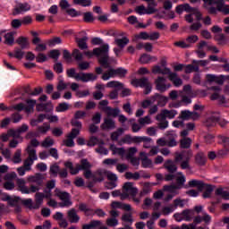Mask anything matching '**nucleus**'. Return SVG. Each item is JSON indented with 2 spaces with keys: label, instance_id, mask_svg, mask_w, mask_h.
Segmentation results:
<instances>
[{
  "label": "nucleus",
  "instance_id": "obj_1",
  "mask_svg": "<svg viewBox=\"0 0 229 229\" xmlns=\"http://www.w3.org/2000/svg\"><path fill=\"white\" fill-rule=\"evenodd\" d=\"M109 51H110V46L108 44H104L100 47L94 48L92 52L90 51L84 52V55L88 56V58H92L93 56H97L102 67L108 69V65H110V64L114 62V58H110V56H108Z\"/></svg>",
  "mask_w": 229,
  "mask_h": 229
},
{
  "label": "nucleus",
  "instance_id": "obj_2",
  "mask_svg": "<svg viewBox=\"0 0 229 229\" xmlns=\"http://www.w3.org/2000/svg\"><path fill=\"white\" fill-rule=\"evenodd\" d=\"M66 169H69L71 174H78L80 171H84L85 178H93L92 172L90 171V163L87 159H81V165L77 164L75 166L71 161L64 163Z\"/></svg>",
  "mask_w": 229,
  "mask_h": 229
},
{
  "label": "nucleus",
  "instance_id": "obj_3",
  "mask_svg": "<svg viewBox=\"0 0 229 229\" xmlns=\"http://www.w3.org/2000/svg\"><path fill=\"white\" fill-rule=\"evenodd\" d=\"M191 158H192V150L175 152L174 162L180 164L181 169H191Z\"/></svg>",
  "mask_w": 229,
  "mask_h": 229
},
{
  "label": "nucleus",
  "instance_id": "obj_4",
  "mask_svg": "<svg viewBox=\"0 0 229 229\" xmlns=\"http://www.w3.org/2000/svg\"><path fill=\"white\" fill-rule=\"evenodd\" d=\"M68 78H74L76 81H83V83H87L89 81H96L98 80V75H95L94 73H83L76 72V69L71 68L66 71Z\"/></svg>",
  "mask_w": 229,
  "mask_h": 229
},
{
  "label": "nucleus",
  "instance_id": "obj_5",
  "mask_svg": "<svg viewBox=\"0 0 229 229\" xmlns=\"http://www.w3.org/2000/svg\"><path fill=\"white\" fill-rule=\"evenodd\" d=\"M26 103L27 105H24L23 103L14 105L11 107V110H16L17 112H22V110H24L26 114H31V112L35 110V105H37V100L27 99Z\"/></svg>",
  "mask_w": 229,
  "mask_h": 229
},
{
  "label": "nucleus",
  "instance_id": "obj_6",
  "mask_svg": "<svg viewBox=\"0 0 229 229\" xmlns=\"http://www.w3.org/2000/svg\"><path fill=\"white\" fill-rule=\"evenodd\" d=\"M128 71L124 68L113 69L109 68L107 72H104L102 75V80L104 81H108L110 78H115V76H120V78H124Z\"/></svg>",
  "mask_w": 229,
  "mask_h": 229
},
{
  "label": "nucleus",
  "instance_id": "obj_7",
  "mask_svg": "<svg viewBox=\"0 0 229 229\" xmlns=\"http://www.w3.org/2000/svg\"><path fill=\"white\" fill-rule=\"evenodd\" d=\"M18 190L21 194H33L38 192V187L30 185V188L26 186V180L23 178H18L16 181Z\"/></svg>",
  "mask_w": 229,
  "mask_h": 229
},
{
  "label": "nucleus",
  "instance_id": "obj_8",
  "mask_svg": "<svg viewBox=\"0 0 229 229\" xmlns=\"http://www.w3.org/2000/svg\"><path fill=\"white\" fill-rule=\"evenodd\" d=\"M131 85L133 87H140L141 89H145L144 94L148 95L151 93V83H149V80L146 77L141 79H134L131 81Z\"/></svg>",
  "mask_w": 229,
  "mask_h": 229
},
{
  "label": "nucleus",
  "instance_id": "obj_9",
  "mask_svg": "<svg viewBox=\"0 0 229 229\" xmlns=\"http://www.w3.org/2000/svg\"><path fill=\"white\" fill-rule=\"evenodd\" d=\"M55 194L61 199V203H59V207L64 208V207H71L72 205V201H71V195L68 192L62 191L58 188L55 190Z\"/></svg>",
  "mask_w": 229,
  "mask_h": 229
},
{
  "label": "nucleus",
  "instance_id": "obj_10",
  "mask_svg": "<svg viewBox=\"0 0 229 229\" xmlns=\"http://www.w3.org/2000/svg\"><path fill=\"white\" fill-rule=\"evenodd\" d=\"M27 152H28L29 157L25 159L23 163V166L26 168L27 171H31V166L33 165V163L35 162V160L38 159L37 150L35 149V148L29 146L27 148Z\"/></svg>",
  "mask_w": 229,
  "mask_h": 229
},
{
  "label": "nucleus",
  "instance_id": "obj_11",
  "mask_svg": "<svg viewBox=\"0 0 229 229\" xmlns=\"http://www.w3.org/2000/svg\"><path fill=\"white\" fill-rule=\"evenodd\" d=\"M28 183L33 185L34 187H38V192L40 191V187H42L44 183V174L38 173L34 175H30L27 177Z\"/></svg>",
  "mask_w": 229,
  "mask_h": 229
},
{
  "label": "nucleus",
  "instance_id": "obj_12",
  "mask_svg": "<svg viewBox=\"0 0 229 229\" xmlns=\"http://www.w3.org/2000/svg\"><path fill=\"white\" fill-rule=\"evenodd\" d=\"M155 83L156 89L159 92H165L171 89V83L167 82V79L164 77H157V79L155 81Z\"/></svg>",
  "mask_w": 229,
  "mask_h": 229
},
{
  "label": "nucleus",
  "instance_id": "obj_13",
  "mask_svg": "<svg viewBox=\"0 0 229 229\" xmlns=\"http://www.w3.org/2000/svg\"><path fill=\"white\" fill-rule=\"evenodd\" d=\"M207 4H209L210 6L216 5V8L215 7H210L209 8V13H216V12H222L223 8H225V0H208Z\"/></svg>",
  "mask_w": 229,
  "mask_h": 229
},
{
  "label": "nucleus",
  "instance_id": "obj_14",
  "mask_svg": "<svg viewBox=\"0 0 229 229\" xmlns=\"http://www.w3.org/2000/svg\"><path fill=\"white\" fill-rule=\"evenodd\" d=\"M80 135V129H72V131L68 134L67 140H64L63 142L67 148H74V139Z\"/></svg>",
  "mask_w": 229,
  "mask_h": 229
},
{
  "label": "nucleus",
  "instance_id": "obj_15",
  "mask_svg": "<svg viewBox=\"0 0 229 229\" xmlns=\"http://www.w3.org/2000/svg\"><path fill=\"white\" fill-rule=\"evenodd\" d=\"M31 10V5L28 3H18L13 11V15H21L22 13H26V12H30Z\"/></svg>",
  "mask_w": 229,
  "mask_h": 229
},
{
  "label": "nucleus",
  "instance_id": "obj_16",
  "mask_svg": "<svg viewBox=\"0 0 229 229\" xmlns=\"http://www.w3.org/2000/svg\"><path fill=\"white\" fill-rule=\"evenodd\" d=\"M158 115L159 119H174V117H176V115H178V111L174 110V109H163L161 111V113Z\"/></svg>",
  "mask_w": 229,
  "mask_h": 229
},
{
  "label": "nucleus",
  "instance_id": "obj_17",
  "mask_svg": "<svg viewBox=\"0 0 229 229\" xmlns=\"http://www.w3.org/2000/svg\"><path fill=\"white\" fill-rule=\"evenodd\" d=\"M100 128L105 131L115 130V121L110 117L104 118V123L100 125Z\"/></svg>",
  "mask_w": 229,
  "mask_h": 229
},
{
  "label": "nucleus",
  "instance_id": "obj_18",
  "mask_svg": "<svg viewBox=\"0 0 229 229\" xmlns=\"http://www.w3.org/2000/svg\"><path fill=\"white\" fill-rule=\"evenodd\" d=\"M28 130H30V127L28 126V124L23 123L17 130H10L9 135H12L13 139H19V136L21 135V133H26Z\"/></svg>",
  "mask_w": 229,
  "mask_h": 229
},
{
  "label": "nucleus",
  "instance_id": "obj_19",
  "mask_svg": "<svg viewBox=\"0 0 229 229\" xmlns=\"http://www.w3.org/2000/svg\"><path fill=\"white\" fill-rule=\"evenodd\" d=\"M123 191L132 198H135L137 196V193L139 192V190H137V188L133 186V182H125L123 185Z\"/></svg>",
  "mask_w": 229,
  "mask_h": 229
},
{
  "label": "nucleus",
  "instance_id": "obj_20",
  "mask_svg": "<svg viewBox=\"0 0 229 229\" xmlns=\"http://www.w3.org/2000/svg\"><path fill=\"white\" fill-rule=\"evenodd\" d=\"M219 144L224 146V149L219 151V155H228L229 153V137L219 136Z\"/></svg>",
  "mask_w": 229,
  "mask_h": 229
},
{
  "label": "nucleus",
  "instance_id": "obj_21",
  "mask_svg": "<svg viewBox=\"0 0 229 229\" xmlns=\"http://www.w3.org/2000/svg\"><path fill=\"white\" fill-rule=\"evenodd\" d=\"M4 44L6 46H13L15 43V31H10V32H5L4 33Z\"/></svg>",
  "mask_w": 229,
  "mask_h": 229
},
{
  "label": "nucleus",
  "instance_id": "obj_22",
  "mask_svg": "<svg viewBox=\"0 0 229 229\" xmlns=\"http://www.w3.org/2000/svg\"><path fill=\"white\" fill-rule=\"evenodd\" d=\"M37 112H51L53 110V103L48 101L47 103H40L36 105Z\"/></svg>",
  "mask_w": 229,
  "mask_h": 229
},
{
  "label": "nucleus",
  "instance_id": "obj_23",
  "mask_svg": "<svg viewBox=\"0 0 229 229\" xmlns=\"http://www.w3.org/2000/svg\"><path fill=\"white\" fill-rule=\"evenodd\" d=\"M182 8L184 12H187L188 13H194L197 21H201V13H199L198 9L191 7L189 4H182Z\"/></svg>",
  "mask_w": 229,
  "mask_h": 229
},
{
  "label": "nucleus",
  "instance_id": "obj_24",
  "mask_svg": "<svg viewBox=\"0 0 229 229\" xmlns=\"http://www.w3.org/2000/svg\"><path fill=\"white\" fill-rule=\"evenodd\" d=\"M163 189L165 192H169V194L177 196V194H180L178 191H180L181 186L177 184L165 185Z\"/></svg>",
  "mask_w": 229,
  "mask_h": 229
},
{
  "label": "nucleus",
  "instance_id": "obj_25",
  "mask_svg": "<svg viewBox=\"0 0 229 229\" xmlns=\"http://www.w3.org/2000/svg\"><path fill=\"white\" fill-rule=\"evenodd\" d=\"M206 81H208V83H216L217 85H223L221 75L208 73L206 75Z\"/></svg>",
  "mask_w": 229,
  "mask_h": 229
},
{
  "label": "nucleus",
  "instance_id": "obj_26",
  "mask_svg": "<svg viewBox=\"0 0 229 229\" xmlns=\"http://www.w3.org/2000/svg\"><path fill=\"white\" fill-rule=\"evenodd\" d=\"M140 158L141 160V164L143 167H152L153 166V161L148 157V153L146 152H140Z\"/></svg>",
  "mask_w": 229,
  "mask_h": 229
},
{
  "label": "nucleus",
  "instance_id": "obj_27",
  "mask_svg": "<svg viewBox=\"0 0 229 229\" xmlns=\"http://www.w3.org/2000/svg\"><path fill=\"white\" fill-rule=\"evenodd\" d=\"M168 78L170 81L174 83V87H181L183 83V81L178 77L176 72H170V73H168Z\"/></svg>",
  "mask_w": 229,
  "mask_h": 229
},
{
  "label": "nucleus",
  "instance_id": "obj_28",
  "mask_svg": "<svg viewBox=\"0 0 229 229\" xmlns=\"http://www.w3.org/2000/svg\"><path fill=\"white\" fill-rule=\"evenodd\" d=\"M164 167L165 169H166V171H168V173H176V171H178V167L176 166V164L174 163V161L168 159L165 162L164 164Z\"/></svg>",
  "mask_w": 229,
  "mask_h": 229
},
{
  "label": "nucleus",
  "instance_id": "obj_29",
  "mask_svg": "<svg viewBox=\"0 0 229 229\" xmlns=\"http://www.w3.org/2000/svg\"><path fill=\"white\" fill-rule=\"evenodd\" d=\"M154 100L157 101L158 106H165L169 101V98L160 94H156L154 96Z\"/></svg>",
  "mask_w": 229,
  "mask_h": 229
},
{
  "label": "nucleus",
  "instance_id": "obj_30",
  "mask_svg": "<svg viewBox=\"0 0 229 229\" xmlns=\"http://www.w3.org/2000/svg\"><path fill=\"white\" fill-rule=\"evenodd\" d=\"M208 126H216V123H219L220 126L225 127L226 126V121H220L217 116H211L207 121Z\"/></svg>",
  "mask_w": 229,
  "mask_h": 229
},
{
  "label": "nucleus",
  "instance_id": "obj_31",
  "mask_svg": "<svg viewBox=\"0 0 229 229\" xmlns=\"http://www.w3.org/2000/svg\"><path fill=\"white\" fill-rule=\"evenodd\" d=\"M68 221L70 223H80V216H78L76 209L72 208L68 211Z\"/></svg>",
  "mask_w": 229,
  "mask_h": 229
},
{
  "label": "nucleus",
  "instance_id": "obj_32",
  "mask_svg": "<svg viewBox=\"0 0 229 229\" xmlns=\"http://www.w3.org/2000/svg\"><path fill=\"white\" fill-rule=\"evenodd\" d=\"M7 203L9 207L14 208V212H16L17 214L21 212V206L19 205V198L11 197V199H9V201Z\"/></svg>",
  "mask_w": 229,
  "mask_h": 229
},
{
  "label": "nucleus",
  "instance_id": "obj_33",
  "mask_svg": "<svg viewBox=\"0 0 229 229\" xmlns=\"http://www.w3.org/2000/svg\"><path fill=\"white\" fill-rule=\"evenodd\" d=\"M195 223H201V221H204V223H206V225H210L211 221H212V216H210V215H208L207 212H203V216H197L194 219Z\"/></svg>",
  "mask_w": 229,
  "mask_h": 229
},
{
  "label": "nucleus",
  "instance_id": "obj_34",
  "mask_svg": "<svg viewBox=\"0 0 229 229\" xmlns=\"http://www.w3.org/2000/svg\"><path fill=\"white\" fill-rule=\"evenodd\" d=\"M195 163L198 165H205L207 164V156H205V153L199 152L195 155Z\"/></svg>",
  "mask_w": 229,
  "mask_h": 229
},
{
  "label": "nucleus",
  "instance_id": "obj_35",
  "mask_svg": "<svg viewBox=\"0 0 229 229\" xmlns=\"http://www.w3.org/2000/svg\"><path fill=\"white\" fill-rule=\"evenodd\" d=\"M110 149L112 150L113 155H119L122 158H124V155H126V149H124V148H117L114 144L110 145Z\"/></svg>",
  "mask_w": 229,
  "mask_h": 229
},
{
  "label": "nucleus",
  "instance_id": "obj_36",
  "mask_svg": "<svg viewBox=\"0 0 229 229\" xmlns=\"http://www.w3.org/2000/svg\"><path fill=\"white\" fill-rule=\"evenodd\" d=\"M44 193L42 192H37L35 194V202L36 204L34 205L33 208L37 209V208H40V206L42 205V203H44Z\"/></svg>",
  "mask_w": 229,
  "mask_h": 229
},
{
  "label": "nucleus",
  "instance_id": "obj_37",
  "mask_svg": "<svg viewBox=\"0 0 229 229\" xmlns=\"http://www.w3.org/2000/svg\"><path fill=\"white\" fill-rule=\"evenodd\" d=\"M106 176V170H98L93 174V182H103Z\"/></svg>",
  "mask_w": 229,
  "mask_h": 229
},
{
  "label": "nucleus",
  "instance_id": "obj_38",
  "mask_svg": "<svg viewBox=\"0 0 229 229\" xmlns=\"http://www.w3.org/2000/svg\"><path fill=\"white\" fill-rule=\"evenodd\" d=\"M16 44H19L20 47L21 49H29L30 48V41L28 40V38L25 37H20L16 39Z\"/></svg>",
  "mask_w": 229,
  "mask_h": 229
},
{
  "label": "nucleus",
  "instance_id": "obj_39",
  "mask_svg": "<svg viewBox=\"0 0 229 229\" xmlns=\"http://www.w3.org/2000/svg\"><path fill=\"white\" fill-rule=\"evenodd\" d=\"M157 3L153 0L152 2H148V7H147V15H151L153 13H157L158 10H157Z\"/></svg>",
  "mask_w": 229,
  "mask_h": 229
},
{
  "label": "nucleus",
  "instance_id": "obj_40",
  "mask_svg": "<svg viewBox=\"0 0 229 229\" xmlns=\"http://www.w3.org/2000/svg\"><path fill=\"white\" fill-rule=\"evenodd\" d=\"M152 72H153V74H167V75H169V73L171 72V69H169V68L162 69V67L156 65L153 67Z\"/></svg>",
  "mask_w": 229,
  "mask_h": 229
},
{
  "label": "nucleus",
  "instance_id": "obj_41",
  "mask_svg": "<svg viewBox=\"0 0 229 229\" xmlns=\"http://www.w3.org/2000/svg\"><path fill=\"white\" fill-rule=\"evenodd\" d=\"M188 185L189 187H197L199 191H203V187H205V182H203V181L193 179L191 181H189Z\"/></svg>",
  "mask_w": 229,
  "mask_h": 229
},
{
  "label": "nucleus",
  "instance_id": "obj_42",
  "mask_svg": "<svg viewBox=\"0 0 229 229\" xmlns=\"http://www.w3.org/2000/svg\"><path fill=\"white\" fill-rule=\"evenodd\" d=\"M127 21H128L129 24H131V25L138 24L136 26V28H148V25H144V24L139 22L137 16H134V15L129 16L127 18Z\"/></svg>",
  "mask_w": 229,
  "mask_h": 229
},
{
  "label": "nucleus",
  "instance_id": "obj_43",
  "mask_svg": "<svg viewBox=\"0 0 229 229\" xmlns=\"http://www.w3.org/2000/svg\"><path fill=\"white\" fill-rule=\"evenodd\" d=\"M202 189L205 190L202 195L204 199L210 198V196H212V192H214L213 185L204 183V187Z\"/></svg>",
  "mask_w": 229,
  "mask_h": 229
},
{
  "label": "nucleus",
  "instance_id": "obj_44",
  "mask_svg": "<svg viewBox=\"0 0 229 229\" xmlns=\"http://www.w3.org/2000/svg\"><path fill=\"white\" fill-rule=\"evenodd\" d=\"M114 44L118 46V47H121L122 49L126 47L128 44H130V39L128 38L124 37L123 38H115L114 39Z\"/></svg>",
  "mask_w": 229,
  "mask_h": 229
},
{
  "label": "nucleus",
  "instance_id": "obj_45",
  "mask_svg": "<svg viewBox=\"0 0 229 229\" xmlns=\"http://www.w3.org/2000/svg\"><path fill=\"white\" fill-rule=\"evenodd\" d=\"M87 40H89V37L84 36L81 38H77L76 42L80 47V49H88L89 46L87 45Z\"/></svg>",
  "mask_w": 229,
  "mask_h": 229
},
{
  "label": "nucleus",
  "instance_id": "obj_46",
  "mask_svg": "<svg viewBox=\"0 0 229 229\" xmlns=\"http://www.w3.org/2000/svg\"><path fill=\"white\" fill-rule=\"evenodd\" d=\"M137 151H138L137 147H131L127 150H125L124 157L126 160H130V158H133Z\"/></svg>",
  "mask_w": 229,
  "mask_h": 229
},
{
  "label": "nucleus",
  "instance_id": "obj_47",
  "mask_svg": "<svg viewBox=\"0 0 229 229\" xmlns=\"http://www.w3.org/2000/svg\"><path fill=\"white\" fill-rule=\"evenodd\" d=\"M108 117H117L119 114H121V110L119 108H112L109 106V108L106 109L105 112Z\"/></svg>",
  "mask_w": 229,
  "mask_h": 229
},
{
  "label": "nucleus",
  "instance_id": "obj_48",
  "mask_svg": "<svg viewBox=\"0 0 229 229\" xmlns=\"http://www.w3.org/2000/svg\"><path fill=\"white\" fill-rule=\"evenodd\" d=\"M216 196H220L223 199H229V191H225L223 188H217L215 191Z\"/></svg>",
  "mask_w": 229,
  "mask_h": 229
},
{
  "label": "nucleus",
  "instance_id": "obj_49",
  "mask_svg": "<svg viewBox=\"0 0 229 229\" xmlns=\"http://www.w3.org/2000/svg\"><path fill=\"white\" fill-rule=\"evenodd\" d=\"M123 144H133V137L131 135H125L120 140H118L119 146H123Z\"/></svg>",
  "mask_w": 229,
  "mask_h": 229
},
{
  "label": "nucleus",
  "instance_id": "obj_50",
  "mask_svg": "<svg viewBox=\"0 0 229 229\" xmlns=\"http://www.w3.org/2000/svg\"><path fill=\"white\" fill-rule=\"evenodd\" d=\"M191 144H192V140H191V138H182L180 141V147L182 149H189Z\"/></svg>",
  "mask_w": 229,
  "mask_h": 229
},
{
  "label": "nucleus",
  "instance_id": "obj_51",
  "mask_svg": "<svg viewBox=\"0 0 229 229\" xmlns=\"http://www.w3.org/2000/svg\"><path fill=\"white\" fill-rule=\"evenodd\" d=\"M184 221H191L194 217V210L186 209L182 212Z\"/></svg>",
  "mask_w": 229,
  "mask_h": 229
},
{
  "label": "nucleus",
  "instance_id": "obj_52",
  "mask_svg": "<svg viewBox=\"0 0 229 229\" xmlns=\"http://www.w3.org/2000/svg\"><path fill=\"white\" fill-rule=\"evenodd\" d=\"M156 119L159 122L158 128L160 130H165L166 128L169 127V122L165 118V119L159 118L157 114L156 116Z\"/></svg>",
  "mask_w": 229,
  "mask_h": 229
},
{
  "label": "nucleus",
  "instance_id": "obj_53",
  "mask_svg": "<svg viewBox=\"0 0 229 229\" xmlns=\"http://www.w3.org/2000/svg\"><path fill=\"white\" fill-rule=\"evenodd\" d=\"M103 142V140H99L97 137L92 136L87 143L89 148H94V146H99Z\"/></svg>",
  "mask_w": 229,
  "mask_h": 229
},
{
  "label": "nucleus",
  "instance_id": "obj_54",
  "mask_svg": "<svg viewBox=\"0 0 229 229\" xmlns=\"http://www.w3.org/2000/svg\"><path fill=\"white\" fill-rule=\"evenodd\" d=\"M21 155L22 150H21V148H18L13 157V164H21V162H22V158L21 157Z\"/></svg>",
  "mask_w": 229,
  "mask_h": 229
},
{
  "label": "nucleus",
  "instance_id": "obj_55",
  "mask_svg": "<svg viewBox=\"0 0 229 229\" xmlns=\"http://www.w3.org/2000/svg\"><path fill=\"white\" fill-rule=\"evenodd\" d=\"M193 71L195 72H199V66H198L197 64H188L185 66V72L186 74H191V72H193Z\"/></svg>",
  "mask_w": 229,
  "mask_h": 229
},
{
  "label": "nucleus",
  "instance_id": "obj_56",
  "mask_svg": "<svg viewBox=\"0 0 229 229\" xmlns=\"http://www.w3.org/2000/svg\"><path fill=\"white\" fill-rule=\"evenodd\" d=\"M104 146L105 141H100V143L98 144V148H96L95 151L99 155H108V150Z\"/></svg>",
  "mask_w": 229,
  "mask_h": 229
},
{
  "label": "nucleus",
  "instance_id": "obj_57",
  "mask_svg": "<svg viewBox=\"0 0 229 229\" xmlns=\"http://www.w3.org/2000/svg\"><path fill=\"white\" fill-rule=\"evenodd\" d=\"M124 133L123 128H119L111 133V140H119V137Z\"/></svg>",
  "mask_w": 229,
  "mask_h": 229
},
{
  "label": "nucleus",
  "instance_id": "obj_58",
  "mask_svg": "<svg viewBox=\"0 0 229 229\" xmlns=\"http://www.w3.org/2000/svg\"><path fill=\"white\" fill-rule=\"evenodd\" d=\"M216 40L218 42L220 46H225V44H228V38L224 34H218L216 36Z\"/></svg>",
  "mask_w": 229,
  "mask_h": 229
},
{
  "label": "nucleus",
  "instance_id": "obj_59",
  "mask_svg": "<svg viewBox=\"0 0 229 229\" xmlns=\"http://www.w3.org/2000/svg\"><path fill=\"white\" fill-rule=\"evenodd\" d=\"M49 130H51V125H49V123H43V125L38 127V133H41L42 135H46Z\"/></svg>",
  "mask_w": 229,
  "mask_h": 229
},
{
  "label": "nucleus",
  "instance_id": "obj_60",
  "mask_svg": "<svg viewBox=\"0 0 229 229\" xmlns=\"http://www.w3.org/2000/svg\"><path fill=\"white\" fill-rule=\"evenodd\" d=\"M69 103L67 102H63L60 103L56 107H55V112H67L69 109Z\"/></svg>",
  "mask_w": 229,
  "mask_h": 229
},
{
  "label": "nucleus",
  "instance_id": "obj_61",
  "mask_svg": "<svg viewBox=\"0 0 229 229\" xmlns=\"http://www.w3.org/2000/svg\"><path fill=\"white\" fill-rule=\"evenodd\" d=\"M106 87L109 89H123V83L117 81H111L107 82Z\"/></svg>",
  "mask_w": 229,
  "mask_h": 229
},
{
  "label": "nucleus",
  "instance_id": "obj_62",
  "mask_svg": "<svg viewBox=\"0 0 229 229\" xmlns=\"http://www.w3.org/2000/svg\"><path fill=\"white\" fill-rule=\"evenodd\" d=\"M55 144V140H53L51 137H47L45 139V140L41 143V146L43 148H51Z\"/></svg>",
  "mask_w": 229,
  "mask_h": 229
},
{
  "label": "nucleus",
  "instance_id": "obj_63",
  "mask_svg": "<svg viewBox=\"0 0 229 229\" xmlns=\"http://www.w3.org/2000/svg\"><path fill=\"white\" fill-rule=\"evenodd\" d=\"M73 3L83 7L90 6V4H92V1L90 0H73Z\"/></svg>",
  "mask_w": 229,
  "mask_h": 229
},
{
  "label": "nucleus",
  "instance_id": "obj_64",
  "mask_svg": "<svg viewBox=\"0 0 229 229\" xmlns=\"http://www.w3.org/2000/svg\"><path fill=\"white\" fill-rule=\"evenodd\" d=\"M191 112L189 110H182L181 111L180 119H182V121H189L191 119Z\"/></svg>",
  "mask_w": 229,
  "mask_h": 229
}]
</instances>
